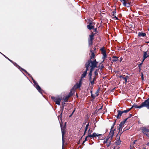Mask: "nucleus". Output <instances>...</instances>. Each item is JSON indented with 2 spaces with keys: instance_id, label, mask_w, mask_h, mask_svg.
Segmentation results:
<instances>
[{
  "instance_id": "obj_51",
  "label": "nucleus",
  "mask_w": 149,
  "mask_h": 149,
  "mask_svg": "<svg viewBox=\"0 0 149 149\" xmlns=\"http://www.w3.org/2000/svg\"><path fill=\"white\" fill-rule=\"evenodd\" d=\"M110 143H108V144L107 145V147H109L110 146Z\"/></svg>"
},
{
  "instance_id": "obj_12",
  "label": "nucleus",
  "mask_w": 149,
  "mask_h": 149,
  "mask_svg": "<svg viewBox=\"0 0 149 149\" xmlns=\"http://www.w3.org/2000/svg\"><path fill=\"white\" fill-rule=\"evenodd\" d=\"M146 106V107L148 109H149V97L143 102Z\"/></svg>"
},
{
  "instance_id": "obj_45",
  "label": "nucleus",
  "mask_w": 149,
  "mask_h": 149,
  "mask_svg": "<svg viewBox=\"0 0 149 149\" xmlns=\"http://www.w3.org/2000/svg\"><path fill=\"white\" fill-rule=\"evenodd\" d=\"M91 96L93 97V98L94 99L95 98V96L94 95H93V94H91Z\"/></svg>"
},
{
  "instance_id": "obj_15",
  "label": "nucleus",
  "mask_w": 149,
  "mask_h": 149,
  "mask_svg": "<svg viewBox=\"0 0 149 149\" xmlns=\"http://www.w3.org/2000/svg\"><path fill=\"white\" fill-rule=\"evenodd\" d=\"M123 5L127 7H129L130 6V3L128 2L127 3L126 2L125 0H123Z\"/></svg>"
},
{
  "instance_id": "obj_46",
  "label": "nucleus",
  "mask_w": 149,
  "mask_h": 149,
  "mask_svg": "<svg viewBox=\"0 0 149 149\" xmlns=\"http://www.w3.org/2000/svg\"><path fill=\"white\" fill-rule=\"evenodd\" d=\"M102 136V134H97L96 136Z\"/></svg>"
},
{
  "instance_id": "obj_56",
  "label": "nucleus",
  "mask_w": 149,
  "mask_h": 149,
  "mask_svg": "<svg viewBox=\"0 0 149 149\" xmlns=\"http://www.w3.org/2000/svg\"><path fill=\"white\" fill-rule=\"evenodd\" d=\"M102 107H103V106H102L98 110H99L102 109Z\"/></svg>"
},
{
  "instance_id": "obj_2",
  "label": "nucleus",
  "mask_w": 149,
  "mask_h": 149,
  "mask_svg": "<svg viewBox=\"0 0 149 149\" xmlns=\"http://www.w3.org/2000/svg\"><path fill=\"white\" fill-rule=\"evenodd\" d=\"M60 125L61 127V130L62 132V148L63 147L64 143V134L65 133V131L64 129H63V123L61 122L60 123Z\"/></svg>"
},
{
  "instance_id": "obj_21",
  "label": "nucleus",
  "mask_w": 149,
  "mask_h": 149,
  "mask_svg": "<svg viewBox=\"0 0 149 149\" xmlns=\"http://www.w3.org/2000/svg\"><path fill=\"white\" fill-rule=\"evenodd\" d=\"M113 59H112V61L113 62H116L118 60V57L116 56H113Z\"/></svg>"
},
{
  "instance_id": "obj_14",
  "label": "nucleus",
  "mask_w": 149,
  "mask_h": 149,
  "mask_svg": "<svg viewBox=\"0 0 149 149\" xmlns=\"http://www.w3.org/2000/svg\"><path fill=\"white\" fill-rule=\"evenodd\" d=\"M94 35L93 34L89 36L90 39L89 40V42L90 44L92 45L93 43V40Z\"/></svg>"
},
{
  "instance_id": "obj_48",
  "label": "nucleus",
  "mask_w": 149,
  "mask_h": 149,
  "mask_svg": "<svg viewBox=\"0 0 149 149\" xmlns=\"http://www.w3.org/2000/svg\"><path fill=\"white\" fill-rule=\"evenodd\" d=\"M122 111V112L123 113H127V111H126V110H125L123 111Z\"/></svg>"
},
{
  "instance_id": "obj_5",
  "label": "nucleus",
  "mask_w": 149,
  "mask_h": 149,
  "mask_svg": "<svg viewBox=\"0 0 149 149\" xmlns=\"http://www.w3.org/2000/svg\"><path fill=\"white\" fill-rule=\"evenodd\" d=\"M143 107H146V106L144 104V102H142L141 104L139 106H138L136 104H134L132 106V108L135 107L136 108L141 109Z\"/></svg>"
},
{
  "instance_id": "obj_63",
  "label": "nucleus",
  "mask_w": 149,
  "mask_h": 149,
  "mask_svg": "<svg viewBox=\"0 0 149 149\" xmlns=\"http://www.w3.org/2000/svg\"><path fill=\"white\" fill-rule=\"evenodd\" d=\"M86 141H85V140H84V141H83V143H82V144H84V143Z\"/></svg>"
},
{
  "instance_id": "obj_35",
  "label": "nucleus",
  "mask_w": 149,
  "mask_h": 149,
  "mask_svg": "<svg viewBox=\"0 0 149 149\" xmlns=\"http://www.w3.org/2000/svg\"><path fill=\"white\" fill-rule=\"evenodd\" d=\"M141 76L142 80H144L143 78V72H141Z\"/></svg>"
},
{
  "instance_id": "obj_13",
  "label": "nucleus",
  "mask_w": 149,
  "mask_h": 149,
  "mask_svg": "<svg viewBox=\"0 0 149 149\" xmlns=\"http://www.w3.org/2000/svg\"><path fill=\"white\" fill-rule=\"evenodd\" d=\"M82 79H80V80L79 81V83H76V88H80L81 87V84H82Z\"/></svg>"
},
{
  "instance_id": "obj_22",
  "label": "nucleus",
  "mask_w": 149,
  "mask_h": 149,
  "mask_svg": "<svg viewBox=\"0 0 149 149\" xmlns=\"http://www.w3.org/2000/svg\"><path fill=\"white\" fill-rule=\"evenodd\" d=\"M109 139H111V137H110V136H108L107 137V138L106 139V140L105 141H104L103 142V143H107L108 140Z\"/></svg>"
},
{
  "instance_id": "obj_3",
  "label": "nucleus",
  "mask_w": 149,
  "mask_h": 149,
  "mask_svg": "<svg viewBox=\"0 0 149 149\" xmlns=\"http://www.w3.org/2000/svg\"><path fill=\"white\" fill-rule=\"evenodd\" d=\"M32 78V79L33 81V82L34 84L36 85V89L38 90V91L41 94H42V89L40 88V87L39 86L38 83L36 82L35 80H34L33 77L31 76V77Z\"/></svg>"
},
{
  "instance_id": "obj_18",
  "label": "nucleus",
  "mask_w": 149,
  "mask_h": 149,
  "mask_svg": "<svg viewBox=\"0 0 149 149\" xmlns=\"http://www.w3.org/2000/svg\"><path fill=\"white\" fill-rule=\"evenodd\" d=\"M146 34L144 33L140 32L138 33V36L139 37L142 36L143 37H144L146 36Z\"/></svg>"
},
{
  "instance_id": "obj_52",
  "label": "nucleus",
  "mask_w": 149,
  "mask_h": 149,
  "mask_svg": "<svg viewBox=\"0 0 149 149\" xmlns=\"http://www.w3.org/2000/svg\"><path fill=\"white\" fill-rule=\"evenodd\" d=\"M112 139H110V140H108V143H110V144H111V140Z\"/></svg>"
},
{
  "instance_id": "obj_26",
  "label": "nucleus",
  "mask_w": 149,
  "mask_h": 149,
  "mask_svg": "<svg viewBox=\"0 0 149 149\" xmlns=\"http://www.w3.org/2000/svg\"><path fill=\"white\" fill-rule=\"evenodd\" d=\"M98 67H99L100 68L99 69H100L101 70H102V69L104 68L103 65L102 63H101L99 64Z\"/></svg>"
},
{
  "instance_id": "obj_31",
  "label": "nucleus",
  "mask_w": 149,
  "mask_h": 149,
  "mask_svg": "<svg viewBox=\"0 0 149 149\" xmlns=\"http://www.w3.org/2000/svg\"><path fill=\"white\" fill-rule=\"evenodd\" d=\"M102 54H103V58H104L107 57V54H106V52L102 53Z\"/></svg>"
},
{
  "instance_id": "obj_39",
  "label": "nucleus",
  "mask_w": 149,
  "mask_h": 149,
  "mask_svg": "<svg viewBox=\"0 0 149 149\" xmlns=\"http://www.w3.org/2000/svg\"><path fill=\"white\" fill-rule=\"evenodd\" d=\"M64 106L63 104V105H62V107H61V111H62V112H63V109H64Z\"/></svg>"
},
{
  "instance_id": "obj_57",
  "label": "nucleus",
  "mask_w": 149,
  "mask_h": 149,
  "mask_svg": "<svg viewBox=\"0 0 149 149\" xmlns=\"http://www.w3.org/2000/svg\"><path fill=\"white\" fill-rule=\"evenodd\" d=\"M75 110H76V108H75V109H74V110H73V111L72 112V114H73V113H74L75 112Z\"/></svg>"
},
{
  "instance_id": "obj_8",
  "label": "nucleus",
  "mask_w": 149,
  "mask_h": 149,
  "mask_svg": "<svg viewBox=\"0 0 149 149\" xmlns=\"http://www.w3.org/2000/svg\"><path fill=\"white\" fill-rule=\"evenodd\" d=\"M123 132V131L120 133L119 136H118V134H117V135H116V138H117V139H118V140H117L115 142V143L116 144V145H119L121 141L120 139V137L121 135Z\"/></svg>"
},
{
  "instance_id": "obj_59",
  "label": "nucleus",
  "mask_w": 149,
  "mask_h": 149,
  "mask_svg": "<svg viewBox=\"0 0 149 149\" xmlns=\"http://www.w3.org/2000/svg\"><path fill=\"white\" fill-rule=\"evenodd\" d=\"M97 28H96L94 30V31L95 32H96L97 31Z\"/></svg>"
},
{
  "instance_id": "obj_44",
  "label": "nucleus",
  "mask_w": 149,
  "mask_h": 149,
  "mask_svg": "<svg viewBox=\"0 0 149 149\" xmlns=\"http://www.w3.org/2000/svg\"><path fill=\"white\" fill-rule=\"evenodd\" d=\"M132 116V114H130V115H129V116L127 118H126V119H127V120L129 118H130Z\"/></svg>"
},
{
  "instance_id": "obj_28",
  "label": "nucleus",
  "mask_w": 149,
  "mask_h": 149,
  "mask_svg": "<svg viewBox=\"0 0 149 149\" xmlns=\"http://www.w3.org/2000/svg\"><path fill=\"white\" fill-rule=\"evenodd\" d=\"M93 77V79L92 81H91V84L92 85H93L94 84V81L96 80L95 76H94Z\"/></svg>"
},
{
  "instance_id": "obj_43",
  "label": "nucleus",
  "mask_w": 149,
  "mask_h": 149,
  "mask_svg": "<svg viewBox=\"0 0 149 149\" xmlns=\"http://www.w3.org/2000/svg\"><path fill=\"white\" fill-rule=\"evenodd\" d=\"M123 79L125 80V83H126L127 82V78L126 77H123Z\"/></svg>"
},
{
  "instance_id": "obj_11",
  "label": "nucleus",
  "mask_w": 149,
  "mask_h": 149,
  "mask_svg": "<svg viewBox=\"0 0 149 149\" xmlns=\"http://www.w3.org/2000/svg\"><path fill=\"white\" fill-rule=\"evenodd\" d=\"M90 129H89L88 132V134H89L88 136H90V137L91 138H94L95 136H96L97 134L95 133V132H94L92 134H91V132H90Z\"/></svg>"
},
{
  "instance_id": "obj_17",
  "label": "nucleus",
  "mask_w": 149,
  "mask_h": 149,
  "mask_svg": "<svg viewBox=\"0 0 149 149\" xmlns=\"http://www.w3.org/2000/svg\"><path fill=\"white\" fill-rule=\"evenodd\" d=\"M147 51L144 52H143V57L144 58V60H145L148 57H149V55H147Z\"/></svg>"
},
{
  "instance_id": "obj_58",
  "label": "nucleus",
  "mask_w": 149,
  "mask_h": 149,
  "mask_svg": "<svg viewBox=\"0 0 149 149\" xmlns=\"http://www.w3.org/2000/svg\"><path fill=\"white\" fill-rule=\"evenodd\" d=\"M89 123H88V124H87L86 125V127H88V126H89Z\"/></svg>"
},
{
  "instance_id": "obj_30",
  "label": "nucleus",
  "mask_w": 149,
  "mask_h": 149,
  "mask_svg": "<svg viewBox=\"0 0 149 149\" xmlns=\"http://www.w3.org/2000/svg\"><path fill=\"white\" fill-rule=\"evenodd\" d=\"M116 9L113 10V11H112V15L113 16H114L116 14Z\"/></svg>"
},
{
  "instance_id": "obj_49",
  "label": "nucleus",
  "mask_w": 149,
  "mask_h": 149,
  "mask_svg": "<svg viewBox=\"0 0 149 149\" xmlns=\"http://www.w3.org/2000/svg\"><path fill=\"white\" fill-rule=\"evenodd\" d=\"M114 17H113V18H115L116 20H118V18L116 15H114Z\"/></svg>"
},
{
  "instance_id": "obj_20",
  "label": "nucleus",
  "mask_w": 149,
  "mask_h": 149,
  "mask_svg": "<svg viewBox=\"0 0 149 149\" xmlns=\"http://www.w3.org/2000/svg\"><path fill=\"white\" fill-rule=\"evenodd\" d=\"M127 120V119H125L123 121H122L119 125H120V126H122L123 125L125 124Z\"/></svg>"
},
{
  "instance_id": "obj_24",
  "label": "nucleus",
  "mask_w": 149,
  "mask_h": 149,
  "mask_svg": "<svg viewBox=\"0 0 149 149\" xmlns=\"http://www.w3.org/2000/svg\"><path fill=\"white\" fill-rule=\"evenodd\" d=\"M90 51L92 52V54H91V58L90 59H91H91H92L93 58H94L95 56V54H94V53L93 52H92V50H90Z\"/></svg>"
},
{
  "instance_id": "obj_9",
  "label": "nucleus",
  "mask_w": 149,
  "mask_h": 149,
  "mask_svg": "<svg viewBox=\"0 0 149 149\" xmlns=\"http://www.w3.org/2000/svg\"><path fill=\"white\" fill-rule=\"evenodd\" d=\"M73 93L72 92V91H71L69 93V94L67 95L65 97L64 99V101L65 102H67L68 101V100L69 98L72 95Z\"/></svg>"
},
{
  "instance_id": "obj_54",
  "label": "nucleus",
  "mask_w": 149,
  "mask_h": 149,
  "mask_svg": "<svg viewBox=\"0 0 149 149\" xmlns=\"http://www.w3.org/2000/svg\"><path fill=\"white\" fill-rule=\"evenodd\" d=\"M122 59H123V58L121 57L120 58V60H119V61L120 62H121L122 61Z\"/></svg>"
},
{
  "instance_id": "obj_4",
  "label": "nucleus",
  "mask_w": 149,
  "mask_h": 149,
  "mask_svg": "<svg viewBox=\"0 0 149 149\" xmlns=\"http://www.w3.org/2000/svg\"><path fill=\"white\" fill-rule=\"evenodd\" d=\"M51 98L53 101L55 102L56 104L59 105H60V102L62 100L61 98L60 97L57 98L53 96H52Z\"/></svg>"
},
{
  "instance_id": "obj_53",
  "label": "nucleus",
  "mask_w": 149,
  "mask_h": 149,
  "mask_svg": "<svg viewBox=\"0 0 149 149\" xmlns=\"http://www.w3.org/2000/svg\"><path fill=\"white\" fill-rule=\"evenodd\" d=\"M116 122V120H115V121L113 123V124L112 125H113V126H114L115 125Z\"/></svg>"
},
{
  "instance_id": "obj_42",
  "label": "nucleus",
  "mask_w": 149,
  "mask_h": 149,
  "mask_svg": "<svg viewBox=\"0 0 149 149\" xmlns=\"http://www.w3.org/2000/svg\"><path fill=\"white\" fill-rule=\"evenodd\" d=\"M94 74L95 76H96L97 75H98V73L96 71H95L94 72Z\"/></svg>"
},
{
  "instance_id": "obj_1",
  "label": "nucleus",
  "mask_w": 149,
  "mask_h": 149,
  "mask_svg": "<svg viewBox=\"0 0 149 149\" xmlns=\"http://www.w3.org/2000/svg\"><path fill=\"white\" fill-rule=\"evenodd\" d=\"M97 63L98 62L96 61L95 59L94 60L90 59L88 60L87 62L86 63L85 66H87V65H88V68L89 66L93 67H97Z\"/></svg>"
},
{
  "instance_id": "obj_6",
  "label": "nucleus",
  "mask_w": 149,
  "mask_h": 149,
  "mask_svg": "<svg viewBox=\"0 0 149 149\" xmlns=\"http://www.w3.org/2000/svg\"><path fill=\"white\" fill-rule=\"evenodd\" d=\"M142 132L144 134L146 135L147 136H148L149 130L146 128V127H143L141 129Z\"/></svg>"
},
{
  "instance_id": "obj_47",
  "label": "nucleus",
  "mask_w": 149,
  "mask_h": 149,
  "mask_svg": "<svg viewBox=\"0 0 149 149\" xmlns=\"http://www.w3.org/2000/svg\"><path fill=\"white\" fill-rule=\"evenodd\" d=\"M1 54L3 56L6 58L8 60H9V59H10L8 57H6L5 55L3 54L2 53H1Z\"/></svg>"
},
{
  "instance_id": "obj_23",
  "label": "nucleus",
  "mask_w": 149,
  "mask_h": 149,
  "mask_svg": "<svg viewBox=\"0 0 149 149\" xmlns=\"http://www.w3.org/2000/svg\"><path fill=\"white\" fill-rule=\"evenodd\" d=\"M91 67V69L90 70V72L89 73V74H92V73L93 70L95 68H96L97 67Z\"/></svg>"
},
{
  "instance_id": "obj_41",
  "label": "nucleus",
  "mask_w": 149,
  "mask_h": 149,
  "mask_svg": "<svg viewBox=\"0 0 149 149\" xmlns=\"http://www.w3.org/2000/svg\"><path fill=\"white\" fill-rule=\"evenodd\" d=\"M66 123L65 122L64 125L63 126V129H64V130H65V129L66 128Z\"/></svg>"
},
{
  "instance_id": "obj_33",
  "label": "nucleus",
  "mask_w": 149,
  "mask_h": 149,
  "mask_svg": "<svg viewBox=\"0 0 149 149\" xmlns=\"http://www.w3.org/2000/svg\"><path fill=\"white\" fill-rule=\"evenodd\" d=\"M86 74H84V73H83V74H82L81 77V79H82V78H84L85 76H86Z\"/></svg>"
},
{
  "instance_id": "obj_50",
  "label": "nucleus",
  "mask_w": 149,
  "mask_h": 149,
  "mask_svg": "<svg viewBox=\"0 0 149 149\" xmlns=\"http://www.w3.org/2000/svg\"><path fill=\"white\" fill-rule=\"evenodd\" d=\"M88 127H85V130H84V131H85V132H86L87 130V129H88Z\"/></svg>"
},
{
  "instance_id": "obj_37",
  "label": "nucleus",
  "mask_w": 149,
  "mask_h": 149,
  "mask_svg": "<svg viewBox=\"0 0 149 149\" xmlns=\"http://www.w3.org/2000/svg\"><path fill=\"white\" fill-rule=\"evenodd\" d=\"M89 136V134H88V135L86 136V137L85 138L84 140L85 141H86L88 140V138L89 137H90V136Z\"/></svg>"
},
{
  "instance_id": "obj_10",
  "label": "nucleus",
  "mask_w": 149,
  "mask_h": 149,
  "mask_svg": "<svg viewBox=\"0 0 149 149\" xmlns=\"http://www.w3.org/2000/svg\"><path fill=\"white\" fill-rule=\"evenodd\" d=\"M94 24V23L93 22H89V25H87V28L90 30L93 29L94 27V26L93 25Z\"/></svg>"
},
{
  "instance_id": "obj_7",
  "label": "nucleus",
  "mask_w": 149,
  "mask_h": 149,
  "mask_svg": "<svg viewBox=\"0 0 149 149\" xmlns=\"http://www.w3.org/2000/svg\"><path fill=\"white\" fill-rule=\"evenodd\" d=\"M114 126L112 125L111 127L110 131L109 134V136H110L111 137V139H112L113 136L114 135V131L115 130V128L113 129Z\"/></svg>"
},
{
  "instance_id": "obj_32",
  "label": "nucleus",
  "mask_w": 149,
  "mask_h": 149,
  "mask_svg": "<svg viewBox=\"0 0 149 149\" xmlns=\"http://www.w3.org/2000/svg\"><path fill=\"white\" fill-rule=\"evenodd\" d=\"M143 64L142 63V62H141V63H140V64H139V65H138V67H139V69L141 70V65H142Z\"/></svg>"
},
{
  "instance_id": "obj_62",
  "label": "nucleus",
  "mask_w": 149,
  "mask_h": 149,
  "mask_svg": "<svg viewBox=\"0 0 149 149\" xmlns=\"http://www.w3.org/2000/svg\"><path fill=\"white\" fill-rule=\"evenodd\" d=\"M72 115H73V114H71V115H70L69 116V117H71L72 116Z\"/></svg>"
},
{
  "instance_id": "obj_40",
  "label": "nucleus",
  "mask_w": 149,
  "mask_h": 149,
  "mask_svg": "<svg viewBox=\"0 0 149 149\" xmlns=\"http://www.w3.org/2000/svg\"><path fill=\"white\" fill-rule=\"evenodd\" d=\"M66 123L65 122L64 125L63 126V129H64V130H65V129L66 128Z\"/></svg>"
},
{
  "instance_id": "obj_36",
  "label": "nucleus",
  "mask_w": 149,
  "mask_h": 149,
  "mask_svg": "<svg viewBox=\"0 0 149 149\" xmlns=\"http://www.w3.org/2000/svg\"><path fill=\"white\" fill-rule=\"evenodd\" d=\"M100 50L102 52V54L103 53H104V52H106L105 50L104 49V48H101V49H100Z\"/></svg>"
},
{
  "instance_id": "obj_29",
  "label": "nucleus",
  "mask_w": 149,
  "mask_h": 149,
  "mask_svg": "<svg viewBox=\"0 0 149 149\" xmlns=\"http://www.w3.org/2000/svg\"><path fill=\"white\" fill-rule=\"evenodd\" d=\"M20 69H21V70H23V71H24L27 74H28V75L30 76V77H31V76L30 74H29L27 72V71L25 70H24V69L22 68L21 67L20 68Z\"/></svg>"
},
{
  "instance_id": "obj_16",
  "label": "nucleus",
  "mask_w": 149,
  "mask_h": 149,
  "mask_svg": "<svg viewBox=\"0 0 149 149\" xmlns=\"http://www.w3.org/2000/svg\"><path fill=\"white\" fill-rule=\"evenodd\" d=\"M117 112L118 113V114L116 118L117 119L119 118V116H121L123 113L122 111L120 110H117Z\"/></svg>"
},
{
  "instance_id": "obj_64",
  "label": "nucleus",
  "mask_w": 149,
  "mask_h": 149,
  "mask_svg": "<svg viewBox=\"0 0 149 149\" xmlns=\"http://www.w3.org/2000/svg\"><path fill=\"white\" fill-rule=\"evenodd\" d=\"M146 145L148 146H149V142H148L147 144H146Z\"/></svg>"
},
{
  "instance_id": "obj_38",
  "label": "nucleus",
  "mask_w": 149,
  "mask_h": 149,
  "mask_svg": "<svg viewBox=\"0 0 149 149\" xmlns=\"http://www.w3.org/2000/svg\"><path fill=\"white\" fill-rule=\"evenodd\" d=\"M99 91V89L97 90L96 92L95 93V94L96 95L95 96H98V92Z\"/></svg>"
},
{
  "instance_id": "obj_34",
  "label": "nucleus",
  "mask_w": 149,
  "mask_h": 149,
  "mask_svg": "<svg viewBox=\"0 0 149 149\" xmlns=\"http://www.w3.org/2000/svg\"><path fill=\"white\" fill-rule=\"evenodd\" d=\"M119 128H118L119 130V132H120V131H122V126H120V125H119Z\"/></svg>"
},
{
  "instance_id": "obj_25",
  "label": "nucleus",
  "mask_w": 149,
  "mask_h": 149,
  "mask_svg": "<svg viewBox=\"0 0 149 149\" xmlns=\"http://www.w3.org/2000/svg\"><path fill=\"white\" fill-rule=\"evenodd\" d=\"M88 76L89 77V80L90 83L91 84V81H92V74H88Z\"/></svg>"
},
{
  "instance_id": "obj_60",
  "label": "nucleus",
  "mask_w": 149,
  "mask_h": 149,
  "mask_svg": "<svg viewBox=\"0 0 149 149\" xmlns=\"http://www.w3.org/2000/svg\"><path fill=\"white\" fill-rule=\"evenodd\" d=\"M62 113H63V112H62V111H61V113L60 114V116H61V118L62 116Z\"/></svg>"
},
{
  "instance_id": "obj_27",
  "label": "nucleus",
  "mask_w": 149,
  "mask_h": 149,
  "mask_svg": "<svg viewBox=\"0 0 149 149\" xmlns=\"http://www.w3.org/2000/svg\"><path fill=\"white\" fill-rule=\"evenodd\" d=\"M85 68H86V70L85 71H84L83 73L85 74H86L87 73V71L88 70V65H87V66H85Z\"/></svg>"
},
{
  "instance_id": "obj_55",
  "label": "nucleus",
  "mask_w": 149,
  "mask_h": 149,
  "mask_svg": "<svg viewBox=\"0 0 149 149\" xmlns=\"http://www.w3.org/2000/svg\"><path fill=\"white\" fill-rule=\"evenodd\" d=\"M124 77H123L122 76V75H120V76H119V78H123H123Z\"/></svg>"
},
{
  "instance_id": "obj_19",
  "label": "nucleus",
  "mask_w": 149,
  "mask_h": 149,
  "mask_svg": "<svg viewBox=\"0 0 149 149\" xmlns=\"http://www.w3.org/2000/svg\"><path fill=\"white\" fill-rule=\"evenodd\" d=\"M9 61L11 62L13 64L16 66L17 67H18L19 68V69H20L21 67L19 66L16 63L14 62L12 60H11L10 59H9Z\"/></svg>"
},
{
  "instance_id": "obj_61",
  "label": "nucleus",
  "mask_w": 149,
  "mask_h": 149,
  "mask_svg": "<svg viewBox=\"0 0 149 149\" xmlns=\"http://www.w3.org/2000/svg\"><path fill=\"white\" fill-rule=\"evenodd\" d=\"M80 140H79V141H78L77 143L78 144H79L80 143Z\"/></svg>"
}]
</instances>
